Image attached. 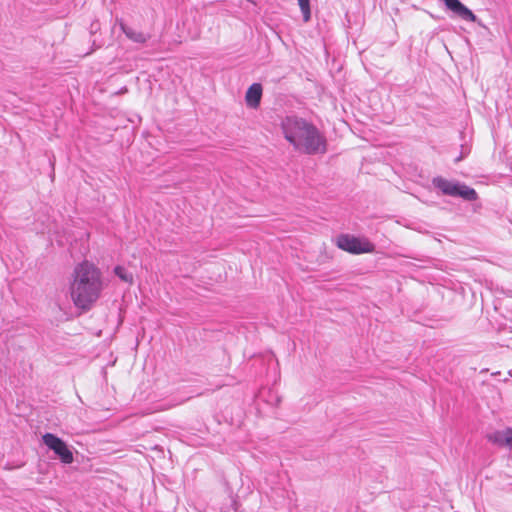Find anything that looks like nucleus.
Returning <instances> with one entry per match:
<instances>
[{"mask_svg":"<svg viewBox=\"0 0 512 512\" xmlns=\"http://www.w3.org/2000/svg\"><path fill=\"white\" fill-rule=\"evenodd\" d=\"M285 139L298 151L322 154L327 150L326 139L318 128L307 120L289 115L281 120Z\"/></svg>","mask_w":512,"mask_h":512,"instance_id":"1","label":"nucleus"},{"mask_svg":"<svg viewBox=\"0 0 512 512\" xmlns=\"http://www.w3.org/2000/svg\"><path fill=\"white\" fill-rule=\"evenodd\" d=\"M102 289L101 272L93 263L83 261L75 266L69 290L76 307L89 309L100 297Z\"/></svg>","mask_w":512,"mask_h":512,"instance_id":"2","label":"nucleus"},{"mask_svg":"<svg viewBox=\"0 0 512 512\" xmlns=\"http://www.w3.org/2000/svg\"><path fill=\"white\" fill-rule=\"evenodd\" d=\"M433 185L448 196L461 197L467 201H475L478 198L477 192L473 188L459 182L438 177L433 179Z\"/></svg>","mask_w":512,"mask_h":512,"instance_id":"3","label":"nucleus"},{"mask_svg":"<svg viewBox=\"0 0 512 512\" xmlns=\"http://www.w3.org/2000/svg\"><path fill=\"white\" fill-rule=\"evenodd\" d=\"M336 245L341 250L352 254L372 253L374 245L366 238L342 234L336 238Z\"/></svg>","mask_w":512,"mask_h":512,"instance_id":"4","label":"nucleus"},{"mask_svg":"<svg viewBox=\"0 0 512 512\" xmlns=\"http://www.w3.org/2000/svg\"><path fill=\"white\" fill-rule=\"evenodd\" d=\"M42 441L55 453L62 463L70 464L73 462V453L61 438L52 433H46L42 436Z\"/></svg>","mask_w":512,"mask_h":512,"instance_id":"5","label":"nucleus"},{"mask_svg":"<svg viewBox=\"0 0 512 512\" xmlns=\"http://www.w3.org/2000/svg\"><path fill=\"white\" fill-rule=\"evenodd\" d=\"M448 10L454 15L468 22H475V14L459 0H442Z\"/></svg>","mask_w":512,"mask_h":512,"instance_id":"6","label":"nucleus"},{"mask_svg":"<svg viewBox=\"0 0 512 512\" xmlns=\"http://www.w3.org/2000/svg\"><path fill=\"white\" fill-rule=\"evenodd\" d=\"M487 438L496 445L512 448V428L491 432L488 434Z\"/></svg>","mask_w":512,"mask_h":512,"instance_id":"7","label":"nucleus"},{"mask_svg":"<svg viewBox=\"0 0 512 512\" xmlns=\"http://www.w3.org/2000/svg\"><path fill=\"white\" fill-rule=\"evenodd\" d=\"M262 96V86L258 83L252 84L245 95L246 103L251 108H257Z\"/></svg>","mask_w":512,"mask_h":512,"instance_id":"8","label":"nucleus"},{"mask_svg":"<svg viewBox=\"0 0 512 512\" xmlns=\"http://www.w3.org/2000/svg\"><path fill=\"white\" fill-rule=\"evenodd\" d=\"M121 30L123 33L132 41L136 43H144L147 37L140 31H137L131 27L126 26L125 24H120Z\"/></svg>","mask_w":512,"mask_h":512,"instance_id":"9","label":"nucleus"},{"mask_svg":"<svg viewBox=\"0 0 512 512\" xmlns=\"http://www.w3.org/2000/svg\"><path fill=\"white\" fill-rule=\"evenodd\" d=\"M114 273L125 283H133V275L124 267L116 266Z\"/></svg>","mask_w":512,"mask_h":512,"instance_id":"10","label":"nucleus"},{"mask_svg":"<svg viewBox=\"0 0 512 512\" xmlns=\"http://www.w3.org/2000/svg\"><path fill=\"white\" fill-rule=\"evenodd\" d=\"M299 7L301 9V12L303 14V19L305 22H308L311 17V11H310V3L309 0H298Z\"/></svg>","mask_w":512,"mask_h":512,"instance_id":"11","label":"nucleus"}]
</instances>
